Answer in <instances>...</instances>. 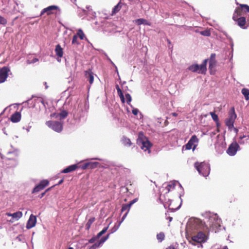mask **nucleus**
Segmentation results:
<instances>
[{
	"mask_svg": "<svg viewBox=\"0 0 249 249\" xmlns=\"http://www.w3.org/2000/svg\"><path fill=\"white\" fill-rule=\"evenodd\" d=\"M166 249H175L173 246H169Z\"/></svg>",
	"mask_w": 249,
	"mask_h": 249,
	"instance_id": "52",
	"label": "nucleus"
},
{
	"mask_svg": "<svg viewBox=\"0 0 249 249\" xmlns=\"http://www.w3.org/2000/svg\"><path fill=\"white\" fill-rule=\"evenodd\" d=\"M116 90H117L118 93L122 91V90L120 88V87H119L118 85H116Z\"/></svg>",
	"mask_w": 249,
	"mask_h": 249,
	"instance_id": "48",
	"label": "nucleus"
},
{
	"mask_svg": "<svg viewBox=\"0 0 249 249\" xmlns=\"http://www.w3.org/2000/svg\"><path fill=\"white\" fill-rule=\"evenodd\" d=\"M142 144L141 148L144 151H148V153L150 152V148L151 147L152 144L147 140H145V141H142L140 142Z\"/></svg>",
	"mask_w": 249,
	"mask_h": 249,
	"instance_id": "15",
	"label": "nucleus"
},
{
	"mask_svg": "<svg viewBox=\"0 0 249 249\" xmlns=\"http://www.w3.org/2000/svg\"><path fill=\"white\" fill-rule=\"evenodd\" d=\"M239 147L238 143L237 142H232L229 146L227 150V154L231 156L235 155Z\"/></svg>",
	"mask_w": 249,
	"mask_h": 249,
	"instance_id": "9",
	"label": "nucleus"
},
{
	"mask_svg": "<svg viewBox=\"0 0 249 249\" xmlns=\"http://www.w3.org/2000/svg\"><path fill=\"white\" fill-rule=\"evenodd\" d=\"M68 115V112L65 110H63L60 113L56 114L55 117L57 118V117H59L60 119H64L66 117H67Z\"/></svg>",
	"mask_w": 249,
	"mask_h": 249,
	"instance_id": "24",
	"label": "nucleus"
},
{
	"mask_svg": "<svg viewBox=\"0 0 249 249\" xmlns=\"http://www.w3.org/2000/svg\"><path fill=\"white\" fill-rule=\"evenodd\" d=\"M145 140H147V139L144 137L143 132H139L137 142L140 144L141 142H142V141H145Z\"/></svg>",
	"mask_w": 249,
	"mask_h": 249,
	"instance_id": "31",
	"label": "nucleus"
},
{
	"mask_svg": "<svg viewBox=\"0 0 249 249\" xmlns=\"http://www.w3.org/2000/svg\"><path fill=\"white\" fill-rule=\"evenodd\" d=\"M108 229V227L104 228L101 231H100L96 235L98 239L104 233L106 232Z\"/></svg>",
	"mask_w": 249,
	"mask_h": 249,
	"instance_id": "36",
	"label": "nucleus"
},
{
	"mask_svg": "<svg viewBox=\"0 0 249 249\" xmlns=\"http://www.w3.org/2000/svg\"><path fill=\"white\" fill-rule=\"evenodd\" d=\"M125 98L126 99V102L128 105L130 104V102L132 100V98L130 94L126 93L125 94Z\"/></svg>",
	"mask_w": 249,
	"mask_h": 249,
	"instance_id": "39",
	"label": "nucleus"
},
{
	"mask_svg": "<svg viewBox=\"0 0 249 249\" xmlns=\"http://www.w3.org/2000/svg\"><path fill=\"white\" fill-rule=\"evenodd\" d=\"M49 182L47 179L41 180L33 189L32 193H37L43 190L45 187L49 185Z\"/></svg>",
	"mask_w": 249,
	"mask_h": 249,
	"instance_id": "11",
	"label": "nucleus"
},
{
	"mask_svg": "<svg viewBox=\"0 0 249 249\" xmlns=\"http://www.w3.org/2000/svg\"><path fill=\"white\" fill-rule=\"evenodd\" d=\"M78 167H79L77 164H73V165H70V166L66 167L64 169H63L61 173H68L71 172H73V171H74L75 170H76Z\"/></svg>",
	"mask_w": 249,
	"mask_h": 249,
	"instance_id": "18",
	"label": "nucleus"
},
{
	"mask_svg": "<svg viewBox=\"0 0 249 249\" xmlns=\"http://www.w3.org/2000/svg\"><path fill=\"white\" fill-rule=\"evenodd\" d=\"M213 120L216 122L217 124H219V119L218 116L215 114L214 112H211L210 113Z\"/></svg>",
	"mask_w": 249,
	"mask_h": 249,
	"instance_id": "32",
	"label": "nucleus"
},
{
	"mask_svg": "<svg viewBox=\"0 0 249 249\" xmlns=\"http://www.w3.org/2000/svg\"><path fill=\"white\" fill-rule=\"evenodd\" d=\"M116 90H117L118 93L122 91V90L120 88V87H119L118 85H116Z\"/></svg>",
	"mask_w": 249,
	"mask_h": 249,
	"instance_id": "47",
	"label": "nucleus"
},
{
	"mask_svg": "<svg viewBox=\"0 0 249 249\" xmlns=\"http://www.w3.org/2000/svg\"><path fill=\"white\" fill-rule=\"evenodd\" d=\"M21 114L18 111L15 112L10 117V120L13 123H18L21 119Z\"/></svg>",
	"mask_w": 249,
	"mask_h": 249,
	"instance_id": "17",
	"label": "nucleus"
},
{
	"mask_svg": "<svg viewBox=\"0 0 249 249\" xmlns=\"http://www.w3.org/2000/svg\"><path fill=\"white\" fill-rule=\"evenodd\" d=\"M100 163L98 162H89V169H94L97 168Z\"/></svg>",
	"mask_w": 249,
	"mask_h": 249,
	"instance_id": "28",
	"label": "nucleus"
},
{
	"mask_svg": "<svg viewBox=\"0 0 249 249\" xmlns=\"http://www.w3.org/2000/svg\"><path fill=\"white\" fill-rule=\"evenodd\" d=\"M195 167L198 173L204 177H207L210 174V166L208 163L196 162L195 163Z\"/></svg>",
	"mask_w": 249,
	"mask_h": 249,
	"instance_id": "1",
	"label": "nucleus"
},
{
	"mask_svg": "<svg viewBox=\"0 0 249 249\" xmlns=\"http://www.w3.org/2000/svg\"><path fill=\"white\" fill-rule=\"evenodd\" d=\"M132 112L134 115H137L138 113L139 110L137 108H134L132 110Z\"/></svg>",
	"mask_w": 249,
	"mask_h": 249,
	"instance_id": "45",
	"label": "nucleus"
},
{
	"mask_svg": "<svg viewBox=\"0 0 249 249\" xmlns=\"http://www.w3.org/2000/svg\"><path fill=\"white\" fill-rule=\"evenodd\" d=\"M217 132H219V130L218 129V128L217 129Z\"/></svg>",
	"mask_w": 249,
	"mask_h": 249,
	"instance_id": "61",
	"label": "nucleus"
},
{
	"mask_svg": "<svg viewBox=\"0 0 249 249\" xmlns=\"http://www.w3.org/2000/svg\"><path fill=\"white\" fill-rule=\"evenodd\" d=\"M233 19L235 21L238 26L243 29L247 28V26H246V19L244 17H237L236 15H233L232 17Z\"/></svg>",
	"mask_w": 249,
	"mask_h": 249,
	"instance_id": "10",
	"label": "nucleus"
},
{
	"mask_svg": "<svg viewBox=\"0 0 249 249\" xmlns=\"http://www.w3.org/2000/svg\"><path fill=\"white\" fill-rule=\"evenodd\" d=\"M172 115L173 116H175V117H177L178 114L177 113H175V112H173L172 113Z\"/></svg>",
	"mask_w": 249,
	"mask_h": 249,
	"instance_id": "53",
	"label": "nucleus"
},
{
	"mask_svg": "<svg viewBox=\"0 0 249 249\" xmlns=\"http://www.w3.org/2000/svg\"><path fill=\"white\" fill-rule=\"evenodd\" d=\"M63 179H61V180H60L59 181V182H58V185H60V184H61V183H63Z\"/></svg>",
	"mask_w": 249,
	"mask_h": 249,
	"instance_id": "54",
	"label": "nucleus"
},
{
	"mask_svg": "<svg viewBox=\"0 0 249 249\" xmlns=\"http://www.w3.org/2000/svg\"><path fill=\"white\" fill-rule=\"evenodd\" d=\"M116 90H117L118 93L122 91V90L120 88V87H119L118 85H116Z\"/></svg>",
	"mask_w": 249,
	"mask_h": 249,
	"instance_id": "49",
	"label": "nucleus"
},
{
	"mask_svg": "<svg viewBox=\"0 0 249 249\" xmlns=\"http://www.w3.org/2000/svg\"><path fill=\"white\" fill-rule=\"evenodd\" d=\"M72 44H79V42H78V36L77 35H74L72 40Z\"/></svg>",
	"mask_w": 249,
	"mask_h": 249,
	"instance_id": "38",
	"label": "nucleus"
},
{
	"mask_svg": "<svg viewBox=\"0 0 249 249\" xmlns=\"http://www.w3.org/2000/svg\"><path fill=\"white\" fill-rule=\"evenodd\" d=\"M55 53L58 57L60 58L62 57L63 55V49L59 44H58L56 46L55 49Z\"/></svg>",
	"mask_w": 249,
	"mask_h": 249,
	"instance_id": "20",
	"label": "nucleus"
},
{
	"mask_svg": "<svg viewBox=\"0 0 249 249\" xmlns=\"http://www.w3.org/2000/svg\"><path fill=\"white\" fill-rule=\"evenodd\" d=\"M244 12H243L242 8L239 5V7H237L235 9V10L234 11V13L233 15H236V17H238L239 16H240L244 14Z\"/></svg>",
	"mask_w": 249,
	"mask_h": 249,
	"instance_id": "26",
	"label": "nucleus"
},
{
	"mask_svg": "<svg viewBox=\"0 0 249 249\" xmlns=\"http://www.w3.org/2000/svg\"><path fill=\"white\" fill-rule=\"evenodd\" d=\"M38 61V59L36 58H34L31 62H29V61H28V63L29 64H30V63H35L36 62Z\"/></svg>",
	"mask_w": 249,
	"mask_h": 249,
	"instance_id": "46",
	"label": "nucleus"
},
{
	"mask_svg": "<svg viewBox=\"0 0 249 249\" xmlns=\"http://www.w3.org/2000/svg\"><path fill=\"white\" fill-rule=\"evenodd\" d=\"M109 236V234H107L106 236H105V238H107V240Z\"/></svg>",
	"mask_w": 249,
	"mask_h": 249,
	"instance_id": "56",
	"label": "nucleus"
},
{
	"mask_svg": "<svg viewBox=\"0 0 249 249\" xmlns=\"http://www.w3.org/2000/svg\"><path fill=\"white\" fill-rule=\"evenodd\" d=\"M122 8V5L121 3L120 2H119L116 6L114 7V8L112 9L111 15L113 16L115 15L117 13H118L121 9Z\"/></svg>",
	"mask_w": 249,
	"mask_h": 249,
	"instance_id": "22",
	"label": "nucleus"
},
{
	"mask_svg": "<svg viewBox=\"0 0 249 249\" xmlns=\"http://www.w3.org/2000/svg\"><path fill=\"white\" fill-rule=\"evenodd\" d=\"M46 194V192H44L43 193H42L38 197L40 198H41L42 197H43L44 195H45Z\"/></svg>",
	"mask_w": 249,
	"mask_h": 249,
	"instance_id": "51",
	"label": "nucleus"
},
{
	"mask_svg": "<svg viewBox=\"0 0 249 249\" xmlns=\"http://www.w3.org/2000/svg\"><path fill=\"white\" fill-rule=\"evenodd\" d=\"M241 92L244 95L245 99L248 100L249 99V89L244 88L242 89Z\"/></svg>",
	"mask_w": 249,
	"mask_h": 249,
	"instance_id": "30",
	"label": "nucleus"
},
{
	"mask_svg": "<svg viewBox=\"0 0 249 249\" xmlns=\"http://www.w3.org/2000/svg\"><path fill=\"white\" fill-rule=\"evenodd\" d=\"M100 243H96L94 244H93L89 249H96L97 248H98L100 246Z\"/></svg>",
	"mask_w": 249,
	"mask_h": 249,
	"instance_id": "42",
	"label": "nucleus"
},
{
	"mask_svg": "<svg viewBox=\"0 0 249 249\" xmlns=\"http://www.w3.org/2000/svg\"><path fill=\"white\" fill-rule=\"evenodd\" d=\"M210 227L213 229V230L220 227V219L215 218H212L210 219Z\"/></svg>",
	"mask_w": 249,
	"mask_h": 249,
	"instance_id": "16",
	"label": "nucleus"
},
{
	"mask_svg": "<svg viewBox=\"0 0 249 249\" xmlns=\"http://www.w3.org/2000/svg\"><path fill=\"white\" fill-rule=\"evenodd\" d=\"M236 114L234 107H232L229 112L228 117L226 119L225 124L229 129L233 127V124L236 118Z\"/></svg>",
	"mask_w": 249,
	"mask_h": 249,
	"instance_id": "3",
	"label": "nucleus"
},
{
	"mask_svg": "<svg viewBox=\"0 0 249 249\" xmlns=\"http://www.w3.org/2000/svg\"><path fill=\"white\" fill-rule=\"evenodd\" d=\"M167 42H168V44H171V41L168 39H167Z\"/></svg>",
	"mask_w": 249,
	"mask_h": 249,
	"instance_id": "57",
	"label": "nucleus"
},
{
	"mask_svg": "<svg viewBox=\"0 0 249 249\" xmlns=\"http://www.w3.org/2000/svg\"><path fill=\"white\" fill-rule=\"evenodd\" d=\"M138 25L145 24L150 26L151 24L146 19L144 18H139L136 20Z\"/></svg>",
	"mask_w": 249,
	"mask_h": 249,
	"instance_id": "25",
	"label": "nucleus"
},
{
	"mask_svg": "<svg viewBox=\"0 0 249 249\" xmlns=\"http://www.w3.org/2000/svg\"><path fill=\"white\" fill-rule=\"evenodd\" d=\"M10 69L7 67L0 68V83H3L6 80Z\"/></svg>",
	"mask_w": 249,
	"mask_h": 249,
	"instance_id": "8",
	"label": "nucleus"
},
{
	"mask_svg": "<svg viewBox=\"0 0 249 249\" xmlns=\"http://www.w3.org/2000/svg\"><path fill=\"white\" fill-rule=\"evenodd\" d=\"M98 238H97V236L93 237L89 240V243H93Z\"/></svg>",
	"mask_w": 249,
	"mask_h": 249,
	"instance_id": "43",
	"label": "nucleus"
},
{
	"mask_svg": "<svg viewBox=\"0 0 249 249\" xmlns=\"http://www.w3.org/2000/svg\"><path fill=\"white\" fill-rule=\"evenodd\" d=\"M202 34L203 35H205V36H209L210 35V33L208 31H206L205 32H203L202 33Z\"/></svg>",
	"mask_w": 249,
	"mask_h": 249,
	"instance_id": "50",
	"label": "nucleus"
},
{
	"mask_svg": "<svg viewBox=\"0 0 249 249\" xmlns=\"http://www.w3.org/2000/svg\"><path fill=\"white\" fill-rule=\"evenodd\" d=\"M68 249H73L72 247H70Z\"/></svg>",
	"mask_w": 249,
	"mask_h": 249,
	"instance_id": "60",
	"label": "nucleus"
},
{
	"mask_svg": "<svg viewBox=\"0 0 249 249\" xmlns=\"http://www.w3.org/2000/svg\"><path fill=\"white\" fill-rule=\"evenodd\" d=\"M244 139H246L245 140L246 141L247 140H249V135H248V136L243 135V136H240V137H239L240 140H239L238 142L240 144H243L245 143V141L243 140Z\"/></svg>",
	"mask_w": 249,
	"mask_h": 249,
	"instance_id": "29",
	"label": "nucleus"
},
{
	"mask_svg": "<svg viewBox=\"0 0 249 249\" xmlns=\"http://www.w3.org/2000/svg\"><path fill=\"white\" fill-rule=\"evenodd\" d=\"M58 9V7L55 5L49 6L47 8H44L41 12L40 16H42L44 13H46L47 15H50L53 14V10Z\"/></svg>",
	"mask_w": 249,
	"mask_h": 249,
	"instance_id": "13",
	"label": "nucleus"
},
{
	"mask_svg": "<svg viewBox=\"0 0 249 249\" xmlns=\"http://www.w3.org/2000/svg\"><path fill=\"white\" fill-rule=\"evenodd\" d=\"M85 76L88 79L90 84H92L94 80L93 73L90 70H89L85 71Z\"/></svg>",
	"mask_w": 249,
	"mask_h": 249,
	"instance_id": "19",
	"label": "nucleus"
},
{
	"mask_svg": "<svg viewBox=\"0 0 249 249\" xmlns=\"http://www.w3.org/2000/svg\"><path fill=\"white\" fill-rule=\"evenodd\" d=\"M118 94L119 96L120 97L122 103H124L125 99H124V96L122 91L118 93Z\"/></svg>",
	"mask_w": 249,
	"mask_h": 249,
	"instance_id": "40",
	"label": "nucleus"
},
{
	"mask_svg": "<svg viewBox=\"0 0 249 249\" xmlns=\"http://www.w3.org/2000/svg\"><path fill=\"white\" fill-rule=\"evenodd\" d=\"M79 167L83 170L89 168L88 162L85 163L84 164L80 166Z\"/></svg>",
	"mask_w": 249,
	"mask_h": 249,
	"instance_id": "41",
	"label": "nucleus"
},
{
	"mask_svg": "<svg viewBox=\"0 0 249 249\" xmlns=\"http://www.w3.org/2000/svg\"><path fill=\"white\" fill-rule=\"evenodd\" d=\"M234 130H235V131L236 132H237V131H238V130H237V129L236 128H234Z\"/></svg>",
	"mask_w": 249,
	"mask_h": 249,
	"instance_id": "58",
	"label": "nucleus"
},
{
	"mask_svg": "<svg viewBox=\"0 0 249 249\" xmlns=\"http://www.w3.org/2000/svg\"><path fill=\"white\" fill-rule=\"evenodd\" d=\"M216 54L215 53H212L209 59V69L211 74H214L215 72V67L216 65V60L215 59Z\"/></svg>",
	"mask_w": 249,
	"mask_h": 249,
	"instance_id": "6",
	"label": "nucleus"
},
{
	"mask_svg": "<svg viewBox=\"0 0 249 249\" xmlns=\"http://www.w3.org/2000/svg\"><path fill=\"white\" fill-rule=\"evenodd\" d=\"M53 187H50L49 188H48L46 190V191L45 192H46V193L49 191H50L52 188Z\"/></svg>",
	"mask_w": 249,
	"mask_h": 249,
	"instance_id": "55",
	"label": "nucleus"
},
{
	"mask_svg": "<svg viewBox=\"0 0 249 249\" xmlns=\"http://www.w3.org/2000/svg\"><path fill=\"white\" fill-rule=\"evenodd\" d=\"M198 141L199 140L196 136L195 135H193L187 143L183 146V148L185 147L186 150H190L192 148L194 151L196 148Z\"/></svg>",
	"mask_w": 249,
	"mask_h": 249,
	"instance_id": "5",
	"label": "nucleus"
},
{
	"mask_svg": "<svg viewBox=\"0 0 249 249\" xmlns=\"http://www.w3.org/2000/svg\"><path fill=\"white\" fill-rule=\"evenodd\" d=\"M192 240L198 243L205 242L206 241V236L203 232H198L196 235L192 237Z\"/></svg>",
	"mask_w": 249,
	"mask_h": 249,
	"instance_id": "7",
	"label": "nucleus"
},
{
	"mask_svg": "<svg viewBox=\"0 0 249 249\" xmlns=\"http://www.w3.org/2000/svg\"><path fill=\"white\" fill-rule=\"evenodd\" d=\"M219 125H220V124H216V125H217V127H219Z\"/></svg>",
	"mask_w": 249,
	"mask_h": 249,
	"instance_id": "59",
	"label": "nucleus"
},
{
	"mask_svg": "<svg viewBox=\"0 0 249 249\" xmlns=\"http://www.w3.org/2000/svg\"><path fill=\"white\" fill-rule=\"evenodd\" d=\"M46 124L48 127L57 132H61L63 130V124L60 122L49 121Z\"/></svg>",
	"mask_w": 249,
	"mask_h": 249,
	"instance_id": "4",
	"label": "nucleus"
},
{
	"mask_svg": "<svg viewBox=\"0 0 249 249\" xmlns=\"http://www.w3.org/2000/svg\"><path fill=\"white\" fill-rule=\"evenodd\" d=\"M107 240V238H105V236L103 237L98 242L99 243H100V245L103 243L104 242H105Z\"/></svg>",
	"mask_w": 249,
	"mask_h": 249,
	"instance_id": "44",
	"label": "nucleus"
},
{
	"mask_svg": "<svg viewBox=\"0 0 249 249\" xmlns=\"http://www.w3.org/2000/svg\"><path fill=\"white\" fill-rule=\"evenodd\" d=\"M122 142L123 144L125 146L130 147L132 144L130 140L125 137L122 138Z\"/></svg>",
	"mask_w": 249,
	"mask_h": 249,
	"instance_id": "23",
	"label": "nucleus"
},
{
	"mask_svg": "<svg viewBox=\"0 0 249 249\" xmlns=\"http://www.w3.org/2000/svg\"><path fill=\"white\" fill-rule=\"evenodd\" d=\"M77 36H78L80 39L83 40L85 37V34L82 30L79 29L77 33Z\"/></svg>",
	"mask_w": 249,
	"mask_h": 249,
	"instance_id": "35",
	"label": "nucleus"
},
{
	"mask_svg": "<svg viewBox=\"0 0 249 249\" xmlns=\"http://www.w3.org/2000/svg\"><path fill=\"white\" fill-rule=\"evenodd\" d=\"M7 23V21L4 17L0 16V24L5 26Z\"/></svg>",
	"mask_w": 249,
	"mask_h": 249,
	"instance_id": "37",
	"label": "nucleus"
},
{
	"mask_svg": "<svg viewBox=\"0 0 249 249\" xmlns=\"http://www.w3.org/2000/svg\"><path fill=\"white\" fill-rule=\"evenodd\" d=\"M36 223V216L33 214H31L26 224V228L30 229L35 226Z\"/></svg>",
	"mask_w": 249,
	"mask_h": 249,
	"instance_id": "14",
	"label": "nucleus"
},
{
	"mask_svg": "<svg viewBox=\"0 0 249 249\" xmlns=\"http://www.w3.org/2000/svg\"><path fill=\"white\" fill-rule=\"evenodd\" d=\"M138 200V198H135L132 201H131L128 204H124L122 205V207L121 209V212H123L125 211H127L125 213L124 215V216L122 217V221L124 220L125 217H126V215L127 214L128 211H129V209L131 206L136 202H137Z\"/></svg>",
	"mask_w": 249,
	"mask_h": 249,
	"instance_id": "12",
	"label": "nucleus"
},
{
	"mask_svg": "<svg viewBox=\"0 0 249 249\" xmlns=\"http://www.w3.org/2000/svg\"><path fill=\"white\" fill-rule=\"evenodd\" d=\"M208 59H205L200 65L193 64L188 68L189 71L192 72H198L199 73L205 74L207 71V64Z\"/></svg>",
	"mask_w": 249,
	"mask_h": 249,
	"instance_id": "2",
	"label": "nucleus"
},
{
	"mask_svg": "<svg viewBox=\"0 0 249 249\" xmlns=\"http://www.w3.org/2000/svg\"><path fill=\"white\" fill-rule=\"evenodd\" d=\"M6 214L9 216H12L13 219H18L22 216V213L21 212L18 211L13 213H6Z\"/></svg>",
	"mask_w": 249,
	"mask_h": 249,
	"instance_id": "21",
	"label": "nucleus"
},
{
	"mask_svg": "<svg viewBox=\"0 0 249 249\" xmlns=\"http://www.w3.org/2000/svg\"><path fill=\"white\" fill-rule=\"evenodd\" d=\"M165 238L164 233L163 232H160L157 235V238L160 242H162Z\"/></svg>",
	"mask_w": 249,
	"mask_h": 249,
	"instance_id": "33",
	"label": "nucleus"
},
{
	"mask_svg": "<svg viewBox=\"0 0 249 249\" xmlns=\"http://www.w3.org/2000/svg\"><path fill=\"white\" fill-rule=\"evenodd\" d=\"M95 217H91L88 220L87 224H86V229L88 231L89 230L91 225L95 221Z\"/></svg>",
	"mask_w": 249,
	"mask_h": 249,
	"instance_id": "27",
	"label": "nucleus"
},
{
	"mask_svg": "<svg viewBox=\"0 0 249 249\" xmlns=\"http://www.w3.org/2000/svg\"><path fill=\"white\" fill-rule=\"evenodd\" d=\"M240 6L242 8L243 12L244 14L249 13V6L248 5L240 4Z\"/></svg>",
	"mask_w": 249,
	"mask_h": 249,
	"instance_id": "34",
	"label": "nucleus"
}]
</instances>
